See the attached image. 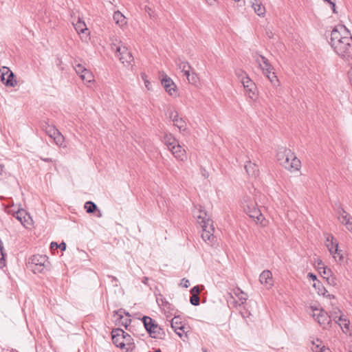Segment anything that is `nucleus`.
Returning <instances> with one entry per match:
<instances>
[{
  "mask_svg": "<svg viewBox=\"0 0 352 352\" xmlns=\"http://www.w3.org/2000/svg\"><path fill=\"white\" fill-rule=\"evenodd\" d=\"M307 277L311 278V280H316L317 281V276L316 274H313V273H311L309 272L308 274H307Z\"/></svg>",
  "mask_w": 352,
  "mask_h": 352,
  "instance_id": "nucleus-56",
  "label": "nucleus"
},
{
  "mask_svg": "<svg viewBox=\"0 0 352 352\" xmlns=\"http://www.w3.org/2000/svg\"><path fill=\"white\" fill-rule=\"evenodd\" d=\"M259 281L267 289L271 288L274 285L272 272L270 270H264L259 276Z\"/></svg>",
  "mask_w": 352,
  "mask_h": 352,
  "instance_id": "nucleus-15",
  "label": "nucleus"
},
{
  "mask_svg": "<svg viewBox=\"0 0 352 352\" xmlns=\"http://www.w3.org/2000/svg\"><path fill=\"white\" fill-rule=\"evenodd\" d=\"M326 279L329 285L336 286L338 285L337 278L335 276H333L332 274L330 276H327Z\"/></svg>",
  "mask_w": 352,
  "mask_h": 352,
  "instance_id": "nucleus-43",
  "label": "nucleus"
},
{
  "mask_svg": "<svg viewBox=\"0 0 352 352\" xmlns=\"http://www.w3.org/2000/svg\"><path fill=\"white\" fill-rule=\"evenodd\" d=\"M171 328L175 332L178 331L180 325H184L182 322V318L179 316H175L170 321Z\"/></svg>",
  "mask_w": 352,
  "mask_h": 352,
  "instance_id": "nucleus-29",
  "label": "nucleus"
},
{
  "mask_svg": "<svg viewBox=\"0 0 352 352\" xmlns=\"http://www.w3.org/2000/svg\"><path fill=\"white\" fill-rule=\"evenodd\" d=\"M14 217L19 220L21 223L24 226L27 227L30 224L29 221L31 220L30 215L23 209H19L14 214Z\"/></svg>",
  "mask_w": 352,
  "mask_h": 352,
  "instance_id": "nucleus-17",
  "label": "nucleus"
},
{
  "mask_svg": "<svg viewBox=\"0 0 352 352\" xmlns=\"http://www.w3.org/2000/svg\"><path fill=\"white\" fill-rule=\"evenodd\" d=\"M276 159L279 164L289 170H298L301 162L290 149L282 147L276 154Z\"/></svg>",
  "mask_w": 352,
  "mask_h": 352,
  "instance_id": "nucleus-3",
  "label": "nucleus"
},
{
  "mask_svg": "<svg viewBox=\"0 0 352 352\" xmlns=\"http://www.w3.org/2000/svg\"><path fill=\"white\" fill-rule=\"evenodd\" d=\"M121 339H122L123 341L125 340L126 342H129L131 339V336L128 333H125L124 334V336L121 337Z\"/></svg>",
  "mask_w": 352,
  "mask_h": 352,
  "instance_id": "nucleus-57",
  "label": "nucleus"
},
{
  "mask_svg": "<svg viewBox=\"0 0 352 352\" xmlns=\"http://www.w3.org/2000/svg\"><path fill=\"white\" fill-rule=\"evenodd\" d=\"M72 24L78 34L84 33L85 31L88 30L85 23L80 17L78 18L76 22L72 21Z\"/></svg>",
  "mask_w": 352,
  "mask_h": 352,
  "instance_id": "nucleus-22",
  "label": "nucleus"
},
{
  "mask_svg": "<svg viewBox=\"0 0 352 352\" xmlns=\"http://www.w3.org/2000/svg\"><path fill=\"white\" fill-rule=\"evenodd\" d=\"M116 314L119 316L120 323L126 328L130 324L131 320L128 318H124L122 309L115 311Z\"/></svg>",
  "mask_w": 352,
  "mask_h": 352,
  "instance_id": "nucleus-28",
  "label": "nucleus"
},
{
  "mask_svg": "<svg viewBox=\"0 0 352 352\" xmlns=\"http://www.w3.org/2000/svg\"><path fill=\"white\" fill-rule=\"evenodd\" d=\"M66 247V243L65 242H62L58 245V248H60L61 250H65Z\"/></svg>",
  "mask_w": 352,
  "mask_h": 352,
  "instance_id": "nucleus-58",
  "label": "nucleus"
},
{
  "mask_svg": "<svg viewBox=\"0 0 352 352\" xmlns=\"http://www.w3.org/2000/svg\"><path fill=\"white\" fill-rule=\"evenodd\" d=\"M186 76L188 82L192 85H196L199 81L198 76L196 74V73L194 72L192 73L190 72V76Z\"/></svg>",
  "mask_w": 352,
  "mask_h": 352,
  "instance_id": "nucleus-38",
  "label": "nucleus"
},
{
  "mask_svg": "<svg viewBox=\"0 0 352 352\" xmlns=\"http://www.w3.org/2000/svg\"><path fill=\"white\" fill-rule=\"evenodd\" d=\"M199 297L197 295H191L190 297V302L194 306H197L199 305Z\"/></svg>",
  "mask_w": 352,
  "mask_h": 352,
  "instance_id": "nucleus-44",
  "label": "nucleus"
},
{
  "mask_svg": "<svg viewBox=\"0 0 352 352\" xmlns=\"http://www.w3.org/2000/svg\"><path fill=\"white\" fill-rule=\"evenodd\" d=\"M162 141L167 146L168 150L178 144V141L171 134L166 133L163 137Z\"/></svg>",
  "mask_w": 352,
  "mask_h": 352,
  "instance_id": "nucleus-23",
  "label": "nucleus"
},
{
  "mask_svg": "<svg viewBox=\"0 0 352 352\" xmlns=\"http://www.w3.org/2000/svg\"><path fill=\"white\" fill-rule=\"evenodd\" d=\"M29 263L34 274L43 273L47 264L49 263L48 258L45 255L35 254L29 258Z\"/></svg>",
  "mask_w": 352,
  "mask_h": 352,
  "instance_id": "nucleus-7",
  "label": "nucleus"
},
{
  "mask_svg": "<svg viewBox=\"0 0 352 352\" xmlns=\"http://www.w3.org/2000/svg\"><path fill=\"white\" fill-rule=\"evenodd\" d=\"M186 327L184 325H180L178 331L175 332L177 335H178L181 338H187V331H186Z\"/></svg>",
  "mask_w": 352,
  "mask_h": 352,
  "instance_id": "nucleus-40",
  "label": "nucleus"
},
{
  "mask_svg": "<svg viewBox=\"0 0 352 352\" xmlns=\"http://www.w3.org/2000/svg\"><path fill=\"white\" fill-rule=\"evenodd\" d=\"M182 284L183 285V287L187 288L190 285V282L188 280L183 278Z\"/></svg>",
  "mask_w": 352,
  "mask_h": 352,
  "instance_id": "nucleus-55",
  "label": "nucleus"
},
{
  "mask_svg": "<svg viewBox=\"0 0 352 352\" xmlns=\"http://www.w3.org/2000/svg\"><path fill=\"white\" fill-rule=\"evenodd\" d=\"M0 78L6 87H13L17 84L14 73L8 67L3 66L0 68Z\"/></svg>",
  "mask_w": 352,
  "mask_h": 352,
  "instance_id": "nucleus-9",
  "label": "nucleus"
},
{
  "mask_svg": "<svg viewBox=\"0 0 352 352\" xmlns=\"http://www.w3.org/2000/svg\"><path fill=\"white\" fill-rule=\"evenodd\" d=\"M330 44L339 56L350 61L352 57V36L344 25L334 27L331 32Z\"/></svg>",
  "mask_w": 352,
  "mask_h": 352,
  "instance_id": "nucleus-1",
  "label": "nucleus"
},
{
  "mask_svg": "<svg viewBox=\"0 0 352 352\" xmlns=\"http://www.w3.org/2000/svg\"><path fill=\"white\" fill-rule=\"evenodd\" d=\"M5 256L3 243L0 241V267H3L6 265Z\"/></svg>",
  "mask_w": 352,
  "mask_h": 352,
  "instance_id": "nucleus-37",
  "label": "nucleus"
},
{
  "mask_svg": "<svg viewBox=\"0 0 352 352\" xmlns=\"http://www.w3.org/2000/svg\"><path fill=\"white\" fill-rule=\"evenodd\" d=\"M178 68L184 72L185 76H190V72L191 67L189 63L186 61L179 60V63H177Z\"/></svg>",
  "mask_w": 352,
  "mask_h": 352,
  "instance_id": "nucleus-25",
  "label": "nucleus"
},
{
  "mask_svg": "<svg viewBox=\"0 0 352 352\" xmlns=\"http://www.w3.org/2000/svg\"><path fill=\"white\" fill-rule=\"evenodd\" d=\"M235 74L240 79L241 81V78H243L244 76H248L247 74L242 69H236L235 71Z\"/></svg>",
  "mask_w": 352,
  "mask_h": 352,
  "instance_id": "nucleus-50",
  "label": "nucleus"
},
{
  "mask_svg": "<svg viewBox=\"0 0 352 352\" xmlns=\"http://www.w3.org/2000/svg\"><path fill=\"white\" fill-rule=\"evenodd\" d=\"M352 217L349 214H344V216L338 217V220L344 225L346 222L349 221L350 219H351Z\"/></svg>",
  "mask_w": 352,
  "mask_h": 352,
  "instance_id": "nucleus-46",
  "label": "nucleus"
},
{
  "mask_svg": "<svg viewBox=\"0 0 352 352\" xmlns=\"http://www.w3.org/2000/svg\"><path fill=\"white\" fill-rule=\"evenodd\" d=\"M113 18L116 23L119 26H123L126 23L125 16L120 11H116L113 14Z\"/></svg>",
  "mask_w": 352,
  "mask_h": 352,
  "instance_id": "nucleus-26",
  "label": "nucleus"
},
{
  "mask_svg": "<svg viewBox=\"0 0 352 352\" xmlns=\"http://www.w3.org/2000/svg\"><path fill=\"white\" fill-rule=\"evenodd\" d=\"M248 299V296L240 288L236 287L230 293V299L228 303L232 305L234 307L243 305Z\"/></svg>",
  "mask_w": 352,
  "mask_h": 352,
  "instance_id": "nucleus-8",
  "label": "nucleus"
},
{
  "mask_svg": "<svg viewBox=\"0 0 352 352\" xmlns=\"http://www.w3.org/2000/svg\"><path fill=\"white\" fill-rule=\"evenodd\" d=\"M161 83L164 88L165 89L166 91L168 92V94L173 97H175L177 96L176 92V85L173 81V80L168 77L166 74H164L162 76V78L161 80Z\"/></svg>",
  "mask_w": 352,
  "mask_h": 352,
  "instance_id": "nucleus-10",
  "label": "nucleus"
},
{
  "mask_svg": "<svg viewBox=\"0 0 352 352\" xmlns=\"http://www.w3.org/2000/svg\"><path fill=\"white\" fill-rule=\"evenodd\" d=\"M319 272L323 275L324 278H326L327 276H330L332 274L331 269L325 266L319 267Z\"/></svg>",
  "mask_w": 352,
  "mask_h": 352,
  "instance_id": "nucleus-39",
  "label": "nucleus"
},
{
  "mask_svg": "<svg viewBox=\"0 0 352 352\" xmlns=\"http://www.w3.org/2000/svg\"><path fill=\"white\" fill-rule=\"evenodd\" d=\"M333 320L339 324L342 331L346 333L349 331V320L344 314L340 316H333Z\"/></svg>",
  "mask_w": 352,
  "mask_h": 352,
  "instance_id": "nucleus-16",
  "label": "nucleus"
},
{
  "mask_svg": "<svg viewBox=\"0 0 352 352\" xmlns=\"http://www.w3.org/2000/svg\"><path fill=\"white\" fill-rule=\"evenodd\" d=\"M148 277H144L142 282V283H144V285H147L148 284Z\"/></svg>",
  "mask_w": 352,
  "mask_h": 352,
  "instance_id": "nucleus-63",
  "label": "nucleus"
},
{
  "mask_svg": "<svg viewBox=\"0 0 352 352\" xmlns=\"http://www.w3.org/2000/svg\"><path fill=\"white\" fill-rule=\"evenodd\" d=\"M323 1L329 5V6L331 7V8L332 10V12L334 14L337 13L336 0H323Z\"/></svg>",
  "mask_w": 352,
  "mask_h": 352,
  "instance_id": "nucleus-45",
  "label": "nucleus"
},
{
  "mask_svg": "<svg viewBox=\"0 0 352 352\" xmlns=\"http://www.w3.org/2000/svg\"><path fill=\"white\" fill-rule=\"evenodd\" d=\"M85 208L87 213H94L97 210V206L91 201H88L85 204Z\"/></svg>",
  "mask_w": 352,
  "mask_h": 352,
  "instance_id": "nucleus-34",
  "label": "nucleus"
},
{
  "mask_svg": "<svg viewBox=\"0 0 352 352\" xmlns=\"http://www.w3.org/2000/svg\"><path fill=\"white\" fill-rule=\"evenodd\" d=\"M208 5L214 6L216 3V0H206Z\"/></svg>",
  "mask_w": 352,
  "mask_h": 352,
  "instance_id": "nucleus-61",
  "label": "nucleus"
},
{
  "mask_svg": "<svg viewBox=\"0 0 352 352\" xmlns=\"http://www.w3.org/2000/svg\"><path fill=\"white\" fill-rule=\"evenodd\" d=\"M313 317L318 321V322L323 326L328 325L331 322V316L322 309H313Z\"/></svg>",
  "mask_w": 352,
  "mask_h": 352,
  "instance_id": "nucleus-11",
  "label": "nucleus"
},
{
  "mask_svg": "<svg viewBox=\"0 0 352 352\" xmlns=\"http://www.w3.org/2000/svg\"><path fill=\"white\" fill-rule=\"evenodd\" d=\"M108 277L111 278V282L113 283V285L116 287H118V278L116 277H115L113 276H111V275H109Z\"/></svg>",
  "mask_w": 352,
  "mask_h": 352,
  "instance_id": "nucleus-54",
  "label": "nucleus"
},
{
  "mask_svg": "<svg viewBox=\"0 0 352 352\" xmlns=\"http://www.w3.org/2000/svg\"><path fill=\"white\" fill-rule=\"evenodd\" d=\"M313 287L317 289V292L319 295L325 296L326 293H327V290L319 280L315 282L313 284Z\"/></svg>",
  "mask_w": 352,
  "mask_h": 352,
  "instance_id": "nucleus-32",
  "label": "nucleus"
},
{
  "mask_svg": "<svg viewBox=\"0 0 352 352\" xmlns=\"http://www.w3.org/2000/svg\"><path fill=\"white\" fill-rule=\"evenodd\" d=\"M170 151L175 158L180 161H185L187 159L186 151L182 146L177 144L175 146L171 147Z\"/></svg>",
  "mask_w": 352,
  "mask_h": 352,
  "instance_id": "nucleus-18",
  "label": "nucleus"
},
{
  "mask_svg": "<svg viewBox=\"0 0 352 352\" xmlns=\"http://www.w3.org/2000/svg\"><path fill=\"white\" fill-rule=\"evenodd\" d=\"M241 205L244 212L248 214L250 218L254 219L256 223L263 225V221L265 219L264 216L262 214L261 210L257 207L256 201L252 197H244L242 199Z\"/></svg>",
  "mask_w": 352,
  "mask_h": 352,
  "instance_id": "nucleus-4",
  "label": "nucleus"
},
{
  "mask_svg": "<svg viewBox=\"0 0 352 352\" xmlns=\"http://www.w3.org/2000/svg\"><path fill=\"white\" fill-rule=\"evenodd\" d=\"M41 128L50 138L53 139L57 146H65L64 136L54 126L50 125L47 122H44L42 124Z\"/></svg>",
  "mask_w": 352,
  "mask_h": 352,
  "instance_id": "nucleus-6",
  "label": "nucleus"
},
{
  "mask_svg": "<svg viewBox=\"0 0 352 352\" xmlns=\"http://www.w3.org/2000/svg\"><path fill=\"white\" fill-rule=\"evenodd\" d=\"M252 8L255 13L259 16H264L266 12L265 6L263 5L261 0H252Z\"/></svg>",
  "mask_w": 352,
  "mask_h": 352,
  "instance_id": "nucleus-19",
  "label": "nucleus"
},
{
  "mask_svg": "<svg viewBox=\"0 0 352 352\" xmlns=\"http://www.w3.org/2000/svg\"><path fill=\"white\" fill-rule=\"evenodd\" d=\"M349 80H350L351 84L352 85V67L351 68L350 71L349 72Z\"/></svg>",
  "mask_w": 352,
  "mask_h": 352,
  "instance_id": "nucleus-62",
  "label": "nucleus"
},
{
  "mask_svg": "<svg viewBox=\"0 0 352 352\" xmlns=\"http://www.w3.org/2000/svg\"><path fill=\"white\" fill-rule=\"evenodd\" d=\"M173 124L180 131H184L186 129V123L182 118H179L177 120H175Z\"/></svg>",
  "mask_w": 352,
  "mask_h": 352,
  "instance_id": "nucleus-35",
  "label": "nucleus"
},
{
  "mask_svg": "<svg viewBox=\"0 0 352 352\" xmlns=\"http://www.w3.org/2000/svg\"><path fill=\"white\" fill-rule=\"evenodd\" d=\"M241 83L250 98H253L256 95V87L255 83L249 76H244L241 78Z\"/></svg>",
  "mask_w": 352,
  "mask_h": 352,
  "instance_id": "nucleus-13",
  "label": "nucleus"
},
{
  "mask_svg": "<svg viewBox=\"0 0 352 352\" xmlns=\"http://www.w3.org/2000/svg\"><path fill=\"white\" fill-rule=\"evenodd\" d=\"M336 212L338 217L344 216V214H347L348 213L344 210V209L341 206L340 204L336 208Z\"/></svg>",
  "mask_w": 352,
  "mask_h": 352,
  "instance_id": "nucleus-48",
  "label": "nucleus"
},
{
  "mask_svg": "<svg viewBox=\"0 0 352 352\" xmlns=\"http://www.w3.org/2000/svg\"><path fill=\"white\" fill-rule=\"evenodd\" d=\"M322 266H324V265L322 263V261L321 260H318L317 261V267H318V270H319V267H322Z\"/></svg>",
  "mask_w": 352,
  "mask_h": 352,
  "instance_id": "nucleus-60",
  "label": "nucleus"
},
{
  "mask_svg": "<svg viewBox=\"0 0 352 352\" xmlns=\"http://www.w3.org/2000/svg\"><path fill=\"white\" fill-rule=\"evenodd\" d=\"M264 74L267 77L274 87L279 85V80L273 70L270 71L269 73H264Z\"/></svg>",
  "mask_w": 352,
  "mask_h": 352,
  "instance_id": "nucleus-30",
  "label": "nucleus"
},
{
  "mask_svg": "<svg viewBox=\"0 0 352 352\" xmlns=\"http://www.w3.org/2000/svg\"><path fill=\"white\" fill-rule=\"evenodd\" d=\"M254 58H255L256 62L258 64L260 68L263 70V74L269 73L270 71L274 70V67L270 64L268 59L263 55L256 53L254 55Z\"/></svg>",
  "mask_w": 352,
  "mask_h": 352,
  "instance_id": "nucleus-12",
  "label": "nucleus"
},
{
  "mask_svg": "<svg viewBox=\"0 0 352 352\" xmlns=\"http://www.w3.org/2000/svg\"><path fill=\"white\" fill-rule=\"evenodd\" d=\"M340 314H342L341 311L339 309H336L333 312H331V320H333V316H340Z\"/></svg>",
  "mask_w": 352,
  "mask_h": 352,
  "instance_id": "nucleus-53",
  "label": "nucleus"
},
{
  "mask_svg": "<svg viewBox=\"0 0 352 352\" xmlns=\"http://www.w3.org/2000/svg\"><path fill=\"white\" fill-rule=\"evenodd\" d=\"M142 322L144 323V326L146 329V330L148 332L151 329H149V327H151V324H154L155 322L154 320L149 316H144L142 318Z\"/></svg>",
  "mask_w": 352,
  "mask_h": 352,
  "instance_id": "nucleus-36",
  "label": "nucleus"
},
{
  "mask_svg": "<svg viewBox=\"0 0 352 352\" xmlns=\"http://www.w3.org/2000/svg\"><path fill=\"white\" fill-rule=\"evenodd\" d=\"M41 160L45 162H51L52 160L51 158H41Z\"/></svg>",
  "mask_w": 352,
  "mask_h": 352,
  "instance_id": "nucleus-64",
  "label": "nucleus"
},
{
  "mask_svg": "<svg viewBox=\"0 0 352 352\" xmlns=\"http://www.w3.org/2000/svg\"><path fill=\"white\" fill-rule=\"evenodd\" d=\"M80 78L86 82H91L94 80V77L91 71L89 69H84L83 74H80Z\"/></svg>",
  "mask_w": 352,
  "mask_h": 352,
  "instance_id": "nucleus-27",
  "label": "nucleus"
},
{
  "mask_svg": "<svg viewBox=\"0 0 352 352\" xmlns=\"http://www.w3.org/2000/svg\"><path fill=\"white\" fill-rule=\"evenodd\" d=\"M194 216L198 219V223L203 229L201 234L202 239L205 241H210L214 237L213 234L214 232L212 221L208 217L206 212L203 210L201 206L194 211Z\"/></svg>",
  "mask_w": 352,
  "mask_h": 352,
  "instance_id": "nucleus-2",
  "label": "nucleus"
},
{
  "mask_svg": "<svg viewBox=\"0 0 352 352\" xmlns=\"http://www.w3.org/2000/svg\"><path fill=\"white\" fill-rule=\"evenodd\" d=\"M156 301L160 306L170 309V304L163 297L162 294L156 296Z\"/></svg>",
  "mask_w": 352,
  "mask_h": 352,
  "instance_id": "nucleus-33",
  "label": "nucleus"
},
{
  "mask_svg": "<svg viewBox=\"0 0 352 352\" xmlns=\"http://www.w3.org/2000/svg\"><path fill=\"white\" fill-rule=\"evenodd\" d=\"M168 116L172 120L173 122L179 118L178 113L177 111H170L168 112Z\"/></svg>",
  "mask_w": 352,
  "mask_h": 352,
  "instance_id": "nucleus-49",
  "label": "nucleus"
},
{
  "mask_svg": "<svg viewBox=\"0 0 352 352\" xmlns=\"http://www.w3.org/2000/svg\"><path fill=\"white\" fill-rule=\"evenodd\" d=\"M201 292V289L199 287V285H196V286H194L191 289H190V294L191 295H197L199 296V294Z\"/></svg>",
  "mask_w": 352,
  "mask_h": 352,
  "instance_id": "nucleus-51",
  "label": "nucleus"
},
{
  "mask_svg": "<svg viewBox=\"0 0 352 352\" xmlns=\"http://www.w3.org/2000/svg\"><path fill=\"white\" fill-rule=\"evenodd\" d=\"M111 48L116 52L117 56L125 67H129L132 66L134 58L131 52L129 51L126 46L123 45L116 46V45H114Z\"/></svg>",
  "mask_w": 352,
  "mask_h": 352,
  "instance_id": "nucleus-5",
  "label": "nucleus"
},
{
  "mask_svg": "<svg viewBox=\"0 0 352 352\" xmlns=\"http://www.w3.org/2000/svg\"><path fill=\"white\" fill-rule=\"evenodd\" d=\"M58 243H56V242H52L51 244H50V248L52 250H55V249H57L58 248Z\"/></svg>",
  "mask_w": 352,
  "mask_h": 352,
  "instance_id": "nucleus-59",
  "label": "nucleus"
},
{
  "mask_svg": "<svg viewBox=\"0 0 352 352\" xmlns=\"http://www.w3.org/2000/svg\"><path fill=\"white\" fill-rule=\"evenodd\" d=\"M73 67L76 71V72L80 76V74H83L84 69H87L84 65L80 63H74Z\"/></svg>",
  "mask_w": 352,
  "mask_h": 352,
  "instance_id": "nucleus-41",
  "label": "nucleus"
},
{
  "mask_svg": "<svg viewBox=\"0 0 352 352\" xmlns=\"http://www.w3.org/2000/svg\"><path fill=\"white\" fill-rule=\"evenodd\" d=\"M149 329H151L148 333L152 338H157L161 331V328L155 323H154V324H151V327H149Z\"/></svg>",
  "mask_w": 352,
  "mask_h": 352,
  "instance_id": "nucleus-31",
  "label": "nucleus"
},
{
  "mask_svg": "<svg viewBox=\"0 0 352 352\" xmlns=\"http://www.w3.org/2000/svg\"><path fill=\"white\" fill-rule=\"evenodd\" d=\"M124 333L125 332L120 328L113 329L111 331L113 343L120 349H124L125 346V343L121 339V337H123Z\"/></svg>",
  "mask_w": 352,
  "mask_h": 352,
  "instance_id": "nucleus-14",
  "label": "nucleus"
},
{
  "mask_svg": "<svg viewBox=\"0 0 352 352\" xmlns=\"http://www.w3.org/2000/svg\"><path fill=\"white\" fill-rule=\"evenodd\" d=\"M346 228L352 233V217L349 221L344 224Z\"/></svg>",
  "mask_w": 352,
  "mask_h": 352,
  "instance_id": "nucleus-52",
  "label": "nucleus"
},
{
  "mask_svg": "<svg viewBox=\"0 0 352 352\" xmlns=\"http://www.w3.org/2000/svg\"><path fill=\"white\" fill-rule=\"evenodd\" d=\"M245 169L247 173L251 177H256L259 174L258 166L256 164L251 162L250 161L245 164Z\"/></svg>",
  "mask_w": 352,
  "mask_h": 352,
  "instance_id": "nucleus-20",
  "label": "nucleus"
},
{
  "mask_svg": "<svg viewBox=\"0 0 352 352\" xmlns=\"http://www.w3.org/2000/svg\"><path fill=\"white\" fill-rule=\"evenodd\" d=\"M335 260L338 262H342L343 261L344 256L342 254V250L338 249L337 252H333L331 254Z\"/></svg>",
  "mask_w": 352,
  "mask_h": 352,
  "instance_id": "nucleus-42",
  "label": "nucleus"
},
{
  "mask_svg": "<svg viewBox=\"0 0 352 352\" xmlns=\"http://www.w3.org/2000/svg\"><path fill=\"white\" fill-rule=\"evenodd\" d=\"M311 350L313 352H324L327 349L325 346L322 344V342L317 339L316 341H312Z\"/></svg>",
  "mask_w": 352,
  "mask_h": 352,
  "instance_id": "nucleus-24",
  "label": "nucleus"
},
{
  "mask_svg": "<svg viewBox=\"0 0 352 352\" xmlns=\"http://www.w3.org/2000/svg\"><path fill=\"white\" fill-rule=\"evenodd\" d=\"M144 10L149 15L151 18H154L155 16V12L150 6H145Z\"/></svg>",
  "mask_w": 352,
  "mask_h": 352,
  "instance_id": "nucleus-47",
  "label": "nucleus"
},
{
  "mask_svg": "<svg viewBox=\"0 0 352 352\" xmlns=\"http://www.w3.org/2000/svg\"><path fill=\"white\" fill-rule=\"evenodd\" d=\"M334 238L332 235H329L326 240V246L330 254L338 252V244L336 241H333Z\"/></svg>",
  "mask_w": 352,
  "mask_h": 352,
  "instance_id": "nucleus-21",
  "label": "nucleus"
}]
</instances>
